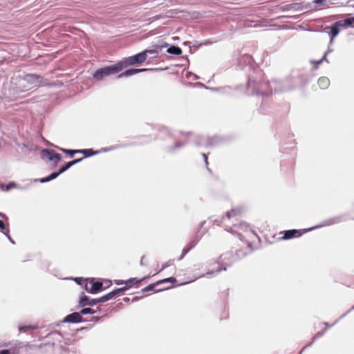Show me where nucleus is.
<instances>
[{
    "label": "nucleus",
    "mask_w": 354,
    "mask_h": 354,
    "mask_svg": "<svg viewBox=\"0 0 354 354\" xmlns=\"http://www.w3.org/2000/svg\"><path fill=\"white\" fill-rule=\"evenodd\" d=\"M148 53H150V54L153 53V50H146L139 53L133 56L127 57V58L118 62V66L121 67V71H122V68H124L128 66L133 65L136 64H141L147 59Z\"/></svg>",
    "instance_id": "7ed1b4c3"
},
{
    "label": "nucleus",
    "mask_w": 354,
    "mask_h": 354,
    "mask_svg": "<svg viewBox=\"0 0 354 354\" xmlns=\"http://www.w3.org/2000/svg\"><path fill=\"white\" fill-rule=\"evenodd\" d=\"M32 328H35V327L31 325L23 326H20L19 328V332L22 333V332H26L28 329H32Z\"/></svg>",
    "instance_id": "473e14b6"
},
{
    "label": "nucleus",
    "mask_w": 354,
    "mask_h": 354,
    "mask_svg": "<svg viewBox=\"0 0 354 354\" xmlns=\"http://www.w3.org/2000/svg\"><path fill=\"white\" fill-rule=\"evenodd\" d=\"M176 280L174 277H169L165 279H162L157 283V284L160 283H165V282H175Z\"/></svg>",
    "instance_id": "72a5a7b5"
},
{
    "label": "nucleus",
    "mask_w": 354,
    "mask_h": 354,
    "mask_svg": "<svg viewBox=\"0 0 354 354\" xmlns=\"http://www.w3.org/2000/svg\"><path fill=\"white\" fill-rule=\"evenodd\" d=\"M330 51V50H328L324 55L323 58L322 59H323V61H326L328 62L327 59H326V56L328 55V53Z\"/></svg>",
    "instance_id": "a19ab883"
},
{
    "label": "nucleus",
    "mask_w": 354,
    "mask_h": 354,
    "mask_svg": "<svg viewBox=\"0 0 354 354\" xmlns=\"http://www.w3.org/2000/svg\"><path fill=\"white\" fill-rule=\"evenodd\" d=\"M322 335V333H318L317 334V337H320Z\"/></svg>",
    "instance_id": "09e8293b"
},
{
    "label": "nucleus",
    "mask_w": 354,
    "mask_h": 354,
    "mask_svg": "<svg viewBox=\"0 0 354 354\" xmlns=\"http://www.w3.org/2000/svg\"><path fill=\"white\" fill-rule=\"evenodd\" d=\"M121 71V67L118 66V64L106 66L102 68H100L95 71L93 74V77L95 80L100 81L104 80L105 77L118 73Z\"/></svg>",
    "instance_id": "20e7f679"
},
{
    "label": "nucleus",
    "mask_w": 354,
    "mask_h": 354,
    "mask_svg": "<svg viewBox=\"0 0 354 354\" xmlns=\"http://www.w3.org/2000/svg\"><path fill=\"white\" fill-rule=\"evenodd\" d=\"M241 213V209L240 208L233 209L226 213V215L223 217L221 221V224L225 227V230L233 234H237L241 240H243L246 236L249 239L257 237V234L251 230L246 223H241L238 225L234 224L233 227L229 225L230 220H232V221H236L237 216H239Z\"/></svg>",
    "instance_id": "f257e3e1"
},
{
    "label": "nucleus",
    "mask_w": 354,
    "mask_h": 354,
    "mask_svg": "<svg viewBox=\"0 0 354 354\" xmlns=\"http://www.w3.org/2000/svg\"><path fill=\"white\" fill-rule=\"evenodd\" d=\"M344 21V24H346V26H347V28L348 27H353V24H354V17H348V18H346V19H343Z\"/></svg>",
    "instance_id": "393cba45"
},
{
    "label": "nucleus",
    "mask_w": 354,
    "mask_h": 354,
    "mask_svg": "<svg viewBox=\"0 0 354 354\" xmlns=\"http://www.w3.org/2000/svg\"><path fill=\"white\" fill-rule=\"evenodd\" d=\"M222 270H226V268H225V267H224L223 268H218V269H217L216 271H210V272H207L206 274H202V275H200V276H198V277H196V279H197V278H201V277H204V276H210V277H212V276H213L215 273H218V272H220Z\"/></svg>",
    "instance_id": "b1692460"
},
{
    "label": "nucleus",
    "mask_w": 354,
    "mask_h": 354,
    "mask_svg": "<svg viewBox=\"0 0 354 354\" xmlns=\"http://www.w3.org/2000/svg\"><path fill=\"white\" fill-rule=\"evenodd\" d=\"M148 70L149 69H147V68H139V69L131 68V69L127 70L124 72L120 73L118 76V78H122V77H129V76L134 75H136L137 73H141V72H144V71H148Z\"/></svg>",
    "instance_id": "2eb2a0df"
},
{
    "label": "nucleus",
    "mask_w": 354,
    "mask_h": 354,
    "mask_svg": "<svg viewBox=\"0 0 354 354\" xmlns=\"http://www.w3.org/2000/svg\"><path fill=\"white\" fill-rule=\"evenodd\" d=\"M127 290V288H118L113 291L110 292L109 293L99 298L100 302H105L108 300L111 299L114 297L118 295L120 293L122 292Z\"/></svg>",
    "instance_id": "0eeeda50"
},
{
    "label": "nucleus",
    "mask_w": 354,
    "mask_h": 354,
    "mask_svg": "<svg viewBox=\"0 0 354 354\" xmlns=\"http://www.w3.org/2000/svg\"><path fill=\"white\" fill-rule=\"evenodd\" d=\"M313 3H314L317 6H326L327 0H314V1H313Z\"/></svg>",
    "instance_id": "7c9ffc66"
},
{
    "label": "nucleus",
    "mask_w": 354,
    "mask_h": 354,
    "mask_svg": "<svg viewBox=\"0 0 354 354\" xmlns=\"http://www.w3.org/2000/svg\"><path fill=\"white\" fill-rule=\"evenodd\" d=\"M15 84H17V88L21 92L28 91L31 88V86L27 84V80L25 77L18 76L15 79Z\"/></svg>",
    "instance_id": "423d86ee"
},
{
    "label": "nucleus",
    "mask_w": 354,
    "mask_h": 354,
    "mask_svg": "<svg viewBox=\"0 0 354 354\" xmlns=\"http://www.w3.org/2000/svg\"><path fill=\"white\" fill-rule=\"evenodd\" d=\"M119 148V145H115V146H113L110 148H102L100 151H102V152H107V151H109L111 150H113V149H116Z\"/></svg>",
    "instance_id": "f704fd0d"
},
{
    "label": "nucleus",
    "mask_w": 354,
    "mask_h": 354,
    "mask_svg": "<svg viewBox=\"0 0 354 354\" xmlns=\"http://www.w3.org/2000/svg\"><path fill=\"white\" fill-rule=\"evenodd\" d=\"M297 234H299V231L297 230H287L284 232L283 239L286 240V239H292L293 237L297 236Z\"/></svg>",
    "instance_id": "aec40b11"
},
{
    "label": "nucleus",
    "mask_w": 354,
    "mask_h": 354,
    "mask_svg": "<svg viewBox=\"0 0 354 354\" xmlns=\"http://www.w3.org/2000/svg\"><path fill=\"white\" fill-rule=\"evenodd\" d=\"M67 170L66 167L65 166H63L60 168V169L59 170V171L57 172H53L52 173L50 176H47V177H45V178H41L39 180V181L41 183H47V182H49L50 180H52L53 179H55L59 175H60L61 174L64 173V171H66Z\"/></svg>",
    "instance_id": "4468645a"
},
{
    "label": "nucleus",
    "mask_w": 354,
    "mask_h": 354,
    "mask_svg": "<svg viewBox=\"0 0 354 354\" xmlns=\"http://www.w3.org/2000/svg\"><path fill=\"white\" fill-rule=\"evenodd\" d=\"M167 131V129H163L162 132L163 133V132Z\"/></svg>",
    "instance_id": "8fccbe9b"
},
{
    "label": "nucleus",
    "mask_w": 354,
    "mask_h": 354,
    "mask_svg": "<svg viewBox=\"0 0 354 354\" xmlns=\"http://www.w3.org/2000/svg\"><path fill=\"white\" fill-rule=\"evenodd\" d=\"M41 156L43 158H46L49 161L53 162L54 165H57L61 159V155L55 153L53 150L44 149L41 151Z\"/></svg>",
    "instance_id": "39448f33"
},
{
    "label": "nucleus",
    "mask_w": 354,
    "mask_h": 354,
    "mask_svg": "<svg viewBox=\"0 0 354 354\" xmlns=\"http://www.w3.org/2000/svg\"><path fill=\"white\" fill-rule=\"evenodd\" d=\"M156 284H150L148 286L145 287V288L142 289V292H148V291H151L153 290L154 287H155Z\"/></svg>",
    "instance_id": "c9c22d12"
},
{
    "label": "nucleus",
    "mask_w": 354,
    "mask_h": 354,
    "mask_svg": "<svg viewBox=\"0 0 354 354\" xmlns=\"http://www.w3.org/2000/svg\"><path fill=\"white\" fill-rule=\"evenodd\" d=\"M64 153L69 154L71 156H73L75 153H77V150H70V149H60Z\"/></svg>",
    "instance_id": "2f4dec72"
},
{
    "label": "nucleus",
    "mask_w": 354,
    "mask_h": 354,
    "mask_svg": "<svg viewBox=\"0 0 354 354\" xmlns=\"http://www.w3.org/2000/svg\"><path fill=\"white\" fill-rule=\"evenodd\" d=\"M80 315L82 314V315H86V314H94L95 313V311L90 308H83L81 311H80Z\"/></svg>",
    "instance_id": "c85d7f7f"
},
{
    "label": "nucleus",
    "mask_w": 354,
    "mask_h": 354,
    "mask_svg": "<svg viewBox=\"0 0 354 354\" xmlns=\"http://www.w3.org/2000/svg\"><path fill=\"white\" fill-rule=\"evenodd\" d=\"M100 151H93L92 149H80L77 150V153H83L86 157L91 156L94 154L98 153Z\"/></svg>",
    "instance_id": "5701e85b"
},
{
    "label": "nucleus",
    "mask_w": 354,
    "mask_h": 354,
    "mask_svg": "<svg viewBox=\"0 0 354 354\" xmlns=\"http://www.w3.org/2000/svg\"><path fill=\"white\" fill-rule=\"evenodd\" d=\"M335 24H336V26H337L339 28V30L347 28V26L344 24V21L343 19L337 21Z\"/></svg>",
    "instance_id": "cd10ccee"
},
{
    "label": "nucleus",
    "mask_w": 354,
    "mask_h": 354,
    "mask_svg": "<svg viewBox=\"0 0 354 354\" xmlns=\"http://www.w3.org/2000/svg\"><path fill=\"white\" fill-rule=\"evenodd\" d=\"M0 228L2 230L5 229V224L1 220H0Z\"/></svg>",
    "instance_id": "79ce46f5"
},
{
    "label": "nucleus",
    "mask_w": 354,
    "mask_h": 354,
    "mask_svg": "<svg viewBox=\"0 0 354 354\" xmlns=\"http://www.w3.org/2000/svg\"><path fill=\"white\" fill-rule=\"evenodd\" d=\"M173 263H174L173 260H169V261H167V263H165V264L162 265L161 270H164L165 268L171 266L173 264Z\"/></svg>",
    "instance_id": "e433bc0d"
},
{
    "label": "nucleus",
    "mask_w": 354,
    "mask_h": 354,
    "mask_svg": "<svg viewBox=\"0 0 354 354\" xmlns=\"http://www.w3.org/2000/svg\"><path fill=\"white\" fill-rule=\"evenodd\" d=\"M87 286H88V283H85V289L88 292L91 293V294H96L102 290L103 285H102V282L97 281V282L92 283L91 287L90 289L88 288Z\"/></svg>",
    "instance_id": "9b49d317"
},
{
    "label": "nucleus",
    "mask_w": 354,
    "mask_h": 354,
    "mask_svg": "<svg viewBox=\"0 0 354 354\" xmlns=\"http://www.w3.org/2000/svg\"><path fill=\"white\" fill-rule=\"evenodd\" d=\"M24 77L27 80V84L31 86V88L40 84L39 77L38 75L34 74H28L24 75Z\"/></svg>",
    "instance_id": "6e6552de"
},
{
    "label": "nucleus",
    "mask_w": 354,
    "mask_h": 354,
    "mask_svg": "<svg viewBox=\"0 0 354 354\" xmlns=\"http://www.w3.org/2000/svg\"><path fill=\"white\" fill-rule=\"evenodd\" d=\"M6 235V236L8 237V239L10 240V241L12 243H14V241H12V239L10 238V235L8 234H5Z\"/></svg>",
    "instance_id": "49530a36"
},
{
    "label": "nucleus",
    "mask_w": 354,
    "mask_h": 354,
    "mask_svg": "<svg viewBox=\"0 0 354 354\" xmlns=\"http://www.w3.org/2000/svg\"><path fill=\"white\" fill-rule=\"evenodd\" d=\"M83 160V158H79V159H76V160H72V161H70L66 163V165H64L67 169H68L71 167L73 166L74 165H75L76 163L82 161Z\"/></svg>",
    "instance_id": "bb28decb"
},
{
    "label": "nucleus",
    "mask_w": 354,
    "mask_h": 354,
    "mask_svg": "<svg viewBox=\"0 0 354 354\" xmlns=\"http://www.w3.org/2000/svg\"><path fill=\"white\" fill-rule=\"evenodd\" d=\"M82 322V317L80 313H71L64 319V322L80 323Z\"/></svg>",
    "instance_id": "9d476101"
},
{
    "label": "nucleus",
    "mask_w": 354,
    "mask_h": 354,
    "mask_svg": "<svg viewBox=\"0 0 354 354\" xmlns=\"http://www.w3.org/2000/svg\"><path fill=\"white\" fill-rule=\"evenodd\" d=\"M270 84L266 82H257L254 78L250 77L248 82V88L250 94L252 95H268L271 92L269 91Z\"/></svg>",
    "instance_id": "f03ea898"
},
{
    "label": "nucleus",
    "mask_w": 354,
    "mask_h": 354,
    "mask_svg": "<svg viewBox=\"0 0 354 354\" xmlns=\"http://www.w3.org/2000/svg\"><path fill=\"white\" fill-rule=\"evenodd\" d=\"M74 280L77 282V283L83 286L85 288V283H87L85 279L81 277H77Z\"/></svg>",
    "instance_id": "c756f323"
},
{
    "label": "nucleus",
    "mask_w": 354,
    "mask_h": 354,
    "mask_svg": "<svg viewBox=\"0 0 354 354\" xmlns=\"http://www.w3.org/2000/svg\"><path fill=\"white\" fill-rule=\"evenodd\" d=\"M0 216L2 218L5 219V220H8V216L6 214H4L3 213H1V212H0Z\"/></svg>",
    "instance_id": "37998d69"
},
{
    "label": "nucleus",
    "mask_w": 354,
    "mask_h": 354,
    "mask_svg": "<svg viewBox=\"0 0 354 354\" xmlns=\"http://www.w3.org/2000/svg\"><path fill=\"white\" fill-rule=\"evenodd\" d=\"M231 259H232L231 261H234L236 259V258H235L234 257V255L232 252H227V253L223 254L220 257L219 263H221V266L227 265V263H226V261L231 260Z\"/></svg>",
    "instance_id": "dca6fc26"
},
{
    "label": "nucleus",
    "mask_w": 354,
    "mask_h": 354,
    "mask_svg": "<svg viewBox=\"0 0 354 354\" xmlns=\"http://www.w3.org/2000/svg\"><path fill=\"white\" fill-rule=\"evenodd\" d=\"M245 62H248L249 64H250V62L252 60V57L250 55H244L242 58Z\"/></svg>",
    "instance_id": "4c0bfd02"
},
{
    "label": "nucleus",
    "mask_w": 354,
    "mask_h": 354,
    "mask_svg": "<svg viewBox=\"0 0 354 354\" xmlns=\"http://www.w3.org/2000/svg\"><path fill=\"white\" fill-rule=\"evenodd\" d=\"M197 243V241H193L192 242H191L189 243V245L187 246V247H185V248H183V251H182V255L181 257L179 258V260H181L184 256L192 249L193 248L196 244Z\"/></svg>",
    "instance_id": "4be33fe9"
},
{
    "label": "nucleus",
    "mask_w": 354,
    "mask_h": 354,
    "mask_svg": "<svg viewBox=\"0 0 354 354\" xmlns=\"http://www.w3.org/2000/svg\"><path fill=\"white\" fill-rule=\"evenodd\" d=\"M0 354H10V352L8 349H3L0 351Z\"/></svg>",
    "instance_id": "58836bf2"
},
{
    "label": "nucleus",
    "mask_w": 354,
    "mask_h": 354,
    "mask_svg": "<svg viewBox=\"0 0 354 354\" xmlns=\"http://www.w3.org/2000/svg\"><path fill=\"white\" fill-rule=\"evenodd\" d=\"M339 221V218H337V217L330 218L327 219L325 221L322 222L321 224H319L317 226L313 227H310V228L307 229V230H304V232H308V231H310V230H312L313 229H316V228L324 227V226L331 225L333 224L338 223Z\"/></svg>",
    "instance_id": "f8f14e48"
},
{
    "label": "nucleus",
    "mask_w": 354,
    "mask_h": 354,
    "mask_svg": "<svg viewBox=\"0 0 354 354\" xmlns=\"http://www.w3.org/2000/svg\"><path fill=\"white\" fill-rule=\"evenodd\" d=\"M15 185L13 183H10V185H6V190L10 189L11 187H14Z\"/></svg>",
    "instance_id": "c03bdc74"
},
{
    "label": "nucleus",
    "mask_w": 354,
    "mask_h": 354,
    "mask_svg": "<svg viewBox=\"0 0 354 354\" xmlns=\"http://www.w3.org/2000/svg\"><path fill=\"white\" fill-rule=\"evenodd\" d=\"M185 142L181 140V138H176L174 140V145L168 147L167 151L169 152H174L175 150L178 149L184 146Z\"/></svg>",
    "instance_id": "f3484780"
},
{
    "label": "nucleus",
    "mask_w": 354,
    "mask_h": 354,
    "mask_svg": "<svg viewBox=\"0 0 354 354\" xmlns=\"http://www.w3.org/2000/svg\"><path fill=\"white\" fill-rule=\"evenodd\" d=\"M115 283L117 285H122V284H125V281H123V280H118V281H115Z\"/></svg>",
    "instance_id": "ea45409f"
},
{
    "label": "nucleus",
    "mask_w": 354,
    "mask_h": 354,
    "mask_svg": "<svg viewBox=\"0 0 354 354\" xmlns=\"http://www.w3.org/2000/svg\"><path fill=\"white\" fill-rule=\"evenodd\" d=\"M324 31L326 32H328L330 36V43H332L333 39L338 35L340 30L337 26H336L335 24H333V25L330 27H326L324 29Z\"/></svg>",
    "instance_id": "ddd939ff"
},
{
    "label": "nucleus",
    "mask_w": 354,
    "mask_h": 354,
    "mask_svg": "<svg viewBox=\"0 0 354 354\" xmlns=\"http://www.w3.org/2000/svg\"><path fill=\"white\" fill-rule=\"evenodd\" d=\"M322 62H323V59H320V60H319L318 62H316V64H317V65H319V64H320Z\"/></svg>",
    "instance_id": "de8ad7c7"
},
{
    "label": "nucleus",
    "mask_w": 354,
    "mask_h": 354,
    "mask_svg": "<svg viewBox=\"0 0 354 354\" xmlns=\"http://www.w3.org/2000/svg\"><path fill=\"white\" fill-rule=\"evenodd\" d=\"M202 155H203V158H204L205 162L206 163H207V155H206V154H205V153H203Z\"/></svg>",
    "instance_id": "a18cd8bd"
},
{
    "label": "nucleus",
    "mask_w": 354,
    "mask_h": 354,
    "mask_svg": "<svg viewBox=\"0 0 354 354\" xmlns=\"http://www.w3.org/2000/svg\"><path fill=\"white\" fill-rule=\"evenodd\" d=\"M100 302L99 298L98 299H90L86 295H82L80 297V305L81 306H94Z\"/></svg>",
    "instance_id": "1a4fd4ad"
},
{
    "label": "nucleus",
    "mask_w": 354,
    "mask_h": 354,
    "mask_svg": "<svg viewBox=\"0 0 354 354\" xmlns=\"http://www.w3.org/2000/svg\"><path fill=\"white\" fill-rule=\"evenodd\" d=\"M196 145H199V146H207V145H210L211 142L209 141L205 140L204 138H200V140H198L196 142Z\"/></svg>",
    "instance_id": "a878e982"
},
{
    "label": "nucleus",
    "mask_w": 354,
    "mask_h": 354,
    "mask_svg": "<svg viewBox=\"0 0 354 354\" xmlns=\"http://www.w3.org/2000/svg\"><path fill=\"white\" fill-rule=\"evenodd\" d=\"M167 52L169 54L179 55L182 53V50L178 46H172L167 48Z\"/></svg>",
    "instance_id": "412c9836"
},
{
    "label": "nucleus",
    "mask_w": 354,
    "mask_h": 354,
    "mask_svg": "<svg viewBox=\"0 0 354 354\" xmlns=\"http://www.w3.org/2000/svg\"><path fill=\"white\" fill-rule=\"evenodd\" d=\"M317 84L320 88L325 89L327 88L330 85V81L327 77H322L318 80Z\"/></svg>",
    "instance_id": "a211bd4d"
},
{
    "label": "nucleus",
    "mask_w": 354,
    "mask_h": 354,
    "mask_svg": "<svg viewBox=\"0 0 354 354\" xmlns=\"http://www.w3.org/2000/svg\"><path fill=\"white\" fill-rule=\"evenodd\" d=\"M147 277H144L141 279H138L136 278H131L127 281H125V285L127 286V288H131L132 286H133L134 285L137 284V283H139L140 281L145 280V279H147Z\"/></svg>",
    "instance_id": "6ab92c4d"
}]
</instances>
